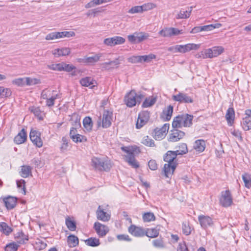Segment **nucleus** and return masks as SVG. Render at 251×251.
I'll return each instance as SVG.
<instances>
[{"label": "nucleus", "instance_id": "1", "mask_svg": "<svg viewBox=\"0 0 251 251\" xmlns=\"http://www.w3.org/2000/svg\"><path fill=\"white\" fill-rule=\"evenodd\" d=\"M177 154L175 151H169L163 156V160L167 164L164 165L163 172L166 177H169L173 174L178 163L176 159Z\"/></svg>", "mask_w": 251, "mask_h": 251}, {"label": "nucleus", "instance_id": "2", "mask_svg": "<svg viewBox=\"0 0 251 251\" xmlns=\"http://www.w3.org/2000/svg\"><path fill=\"white\" fill-rule=\"evenodd\" d=\"M92 165L95 169L100 171L108 172L112 166L110 161L103 158L94 157L91 160Z\"/></svg>", "mask_w": 251, "mask_h": 251}, {"label": "nucleus", "instance_id": "3", "mask_svg": "<svg viewBox=\"0 0 251 251\" xmlns=\"http://www.w3.org/2000/svg\"><path fill=\"white\" fill-rule=\"evenodd\" d=\"M113 117L112 111L104 109L102 114V118L100 116L97 121L98 127L102 126L103 128H108L111 125Z\"/></svg>", "mask_w": 251, "mask_h": 251}, {"label": "nucleus", "instance_id": "4", "mask_svg": "<svg viewBox=\"0 0 251 251\" xmlns=\"http://www.w3.org/2000/svg\"><path fill=\"white\" fill-rule=\"evenodd\" d=\"M73 31L53 32L47 34L45 37L47 40H53L63 37H70L75 36Z\"/></svg>", "mask_w": 251, "mask_h": 251}, {"label": "nucleus", "instance_id": "5", "mask_svg": "<svg viewBox=\"0 0 251 251\" xmlns=\"http://www.w3.org/2000/svg\"><path fill=\"white\" fill-rule=\"evenodd\" d=\"M224 51V49L221 46L214 47L211 49H208L204 51V58L217 57L222 53Z\"/></svg>", "mask_w": 251, "mask_h": 251}, {"label": "nucleus", "instance_id": "6", "mask_svg": "<svg viewBox=\"0 0 251 251\" xmlns=\"http://www.w3.org/2000/svg\"><path fill=\"white\" fill-rule=\"evenodd\" d=\"M182 33V30H179L175 27L164 28L158 32V34L163 37H170L173 36L178 35Z\"/></svg>", "mask_w": 251, "mask_h": 251}, {"label": "nucleus", "instance_id": "7", "mask_svg": "<svg viewBox=\"0 0 251 251\" xmlns=\"http://www.w3.org/2000/svg\"><path fill=\"white\" fill-rule=\"evenodd\" d=\"M220 202L224 207H228L231 205L232 203V198L231 193L228 190L222 192Z\"/></svg>", "mask_w": 251, "mask_h": 251}, {"label": "nucleus", "instance_id": "8", "mask_svg": "<svg viewBox=\"0 0 251 251\" xmlns=\"http://www.w3.org/2000/svg\"><path fill=\"white\" fill-rule=\"evenodd\" d=\"M40 132L36 130L31 129L29 134L30 140L37 147L40 148L43 146V142L40 137Z\"/></svg>", "mask_w": 251, "mask_h": 251}, {"label": "nucleus", "instance_id": "9", "mask_svg": "<svg viewBox=\"0 0 251 251\" xmlns=\"http://www.w3.org/2000/svg\"><path fill=\"white\" fill-rule=\"evenodd\" d=\"M125 41L126 40L123 37L116 36L105 39L103 43L106 46L113 47L117 45L123 44Z\"/></svg>", "mask_w": 251, "mask_h": 251}, {"label": "nucleus", "instance_id": "10", "mask_svg": "<svg viewBox=\"0 0 251 251\" xmlns=\"http://www.w3.org/2000/svg\"><path fill=\"white\" fill-rule=\"evenodd\" d=\"M150 118V113L148 111H143L138 115V118L137 120L136 127L139 129L142 127L149 121Z\"/></svg>", "mask_w": 251, "mask_h": 251}, {"label": "nucleus", "instance_id": "11", "mask_svg": "<svg viewBox=\"0 0 251 251\" xmlns=\"http://www.w3.org/2000/svg\"><path fill=\"white\" fill-rule=\"evenodd\" d=\"M174 100L178 101L180 103H192L193 100L192 98L189 96L187 94L183 93H179L176 95H174L172 97Z\"/></svg>", "mask_w": 251, "mask_h": 251}, {"label": "nucleus", "instance_id": "12", "mask_svg": "<svg viewBox=\"0 0 251 251\" xmlns=\"http://www.w3.org/2000/svg\"><path fill=\"white\" fill-rule=\"evenodd\" d=\"M94 228L100 237H104L109 232V228L108 226L99 222H96L95 223Z\"/></svg>", "mask_w": 251, "mask_h": 251}, {"label": "nucleus", "instance_id": "13", "mask_svg": "<svg viewBox=\"0 0 251 251\" xmlns=\"http://www.w3.org/2000/svg\"><path fill=\"white\" fill-rule=\"evenodd\" d=\"M136 92L135 90H131L125 97V102L129 107H132L136 105L137 101L135 100Z\"/></svg>", "mask_w": 251, "mask_h": 251}, {"label": "nucleus", "instance_id": "14", "mask_svg": "<svg viewBox=\"0 0 251 251\" xmlns=\"http://www.w3.org/2000/svg\"><path fill=\"white\" fill-rule=\"evenodd\" d=\"M185 134L184 132L178 129L173 128L171 130V133L169 134L168 140L170 142H177L183 138Z\"/></svg>", "mask_w": 251, "mask_h": 251}, {"label": "nucleus", "instance_id": "15", "mask_svg": "<svg viewBox=\"0 0 251 251\" xmlns=\"http://www.w3.org/2000/svg\"><path fill=\"white\" fill-rule=\"evenodd\" d=\"M124 58L122 56H119L113 61L104 62L102 64V68L106 70H110L111 69L118 68L119 65L121 64V62L123 60Z\"/></svg>", "mask_w": 251, "mask_h": 251}, {"label": "nucleus", "instance_id": "16", "mask_svg": "<svg viewBox=\"0 0 251 251\" xmlns=\"http://www.w3.org/2000/svg\"><path fill=\"white\" fill-rule=\"evenodd\" d=\"M128 232L135 237H143L145 235V230L141 227L132 225L128 227Z\"/></svg>", "mask_w": 251, "mask_h": 251}, {"label": "nucleus", "instance_id": "17", "mask_svg": "<svg viewBox=\"0 0 251 251\" xmlns=\"http://www.w3.org/2000/svg\"><path fill=\"white\" fill-rule=\"evenodd\" d=\"M198 220L201 226L203 228L211 226L213 225L212 219L208 216L200 215Z\"/></svg>", "mask_w": 251, "mask_h": 251}, {"label": "nucleus", "instance_id": "18", "mask_svg": "<svg viewBox=\"0 0 251 251\" xmlns=\"http://www.w3.org/2000/svg\"><path fill=\"white\" fill-rule=\"evenodd\" d=\"M5 206L8 210L14 208L17 203V199L16 198L11 196H8L3 199Z\"/></svg>", "mask_w": 251, "mask_h": 251}, {"label": "nucleus", "instance_id": "19", "mask_svg": "<svg viewBox=\"0 0 251 251\" xmlns=\"http://www.w3.org/2000/svg\"><path fill=\"white\" fill-rule=\"evenodd\" d=\"M27 139L26 132L24 128L15 137L14 141L16 144H21L26 141Z\"/></svg>", "mask_w": 251, "mask_h": 251}, {"label": "nucleus", "instance_id": "20", "mask_svg": "<svg viewBox=\"0 0 251 251\" xmlns=\"http://www.w3.org/2000/svg\"><path fill=\"white\" fill-rule=\"evenodd\" d=\"M173 112V106L171 105H169L167 106L166 109L163 110L161 115V118L163 119L164 121H169L172 117Z\"/></svg>", "mask_w": 251, "mask_h": 251}, {"label": "nucleus", "instance_id": "21", "mask_svg": "<svg viewBox=\"0 0 251 251\" xmlns=\"http://www.w3.org/2000/svg\"><path fill=\"white\" fill-rule=\"evenodd\" d=\"M71 50L69 48H62L61 49H56L52 50V54L57 57L61 56L68 55L70 53Z\"/></svg>", "mask_w": 251, "mask_h": 251}, {"label": "nucleus", "instance_id": "22", "mask_svg": "<svg viewBox=\"0 0 251 251\" xmlns=\"http://www.w3.org/2000/svg\"><path fill=\"white\" fill-rule=\"evenodd\" d=\"M193 148L197 152H203L205 149V141L202 139L197 140L194 143Z\"/></svg>", "mask_w": 251, "mask_h": 251}, {"label": "nucleus", "instance_id": "23", "mask_svg": "<svg viewBox=\"0 0 251 251\" xmlns=\"http://www.w3.org/2000/svg\"><path fill=\"white\" fill-rule=\"evenodd\" d=\"M235 112L233 108L229 107L226 111V118L229 126H232L234 120Z\"/></svg>", "mask_w": 251, "mask_h": 251}, {"label": "nucleus", "instance_id": "24", "mask_svg": "<svg viewBox=\"0 0 251 251\" xmlns=\"http://www.w3.org/2000/svg\"><path fill=\"white\" fill-rule=\"evenodd\" d=\"M183 126L190 127L192 125L193 116L189 114L181 115Z\"/></svg>", "mask_w": 251, "mask_h": 251}, {"label": "nucleus", "instance_id": "25", "mask_svg": "<svg viewBox=\"0 0 251 251\" xmlns=\"http://www.w3.org/2000/svg\"><path fill=\"white\" fill-rule=\"evenodd\" d=\"M126 161L134 168H138L139 167L138 162L135 159L134 153H130L129 154L126 155Z\"/></svg>", "mask_w": 251, "mask_h": 251}, {"label": "nucleus", "instance_id": "26", "mask_svg": "<svg viewBox=\"0 0 251 251\" xmlns=\"http://www.w3.org/2000/svg\"><path fill=\"white\" fill-rule=\"evenodd\" d=\"M15 238L19 244H25L28 240V235L25 234L23 231L17 232L15 235Z\"/></svg>", "mask_w": 251, "mask_h": 251}, {"label": "nucleus", "instance_id": "27", "mask_svg": "<svg viewBox=\"0 0 251 251\" xmlns=\"http://www.w3.org/2000/svg\"><path fill=\"white\" fill-rule=\"evenodd\" d=\"M97 218L103 222L108 221L110 219V215L107 214L103 210L100 209V206H99L97 211Z\"/></svg>", "mask_w": 251, "mask_h": 251}, {"label": "nucleus", "instance_id": "28", "mask_svg": "<svg viewBox=\"0 0 251 251\" xmlns=\"http://www.w3.org/2000/svg\"><path fill=\"white\" fill-rule=\"evenodd\" d=\"M245 116L243 118L241 124L243 129L245 131H248L251 129V117L248 115Z\"/></svg>", "mask_w": 251, "mask_h": 251}, {"label": "nucleus", "instance_id": "29", "mask_svg": "<svg viewBox=\"0 0 251 251\" xmlns=\"http://www.w3.org/2000/svg\"><path fill=\"white\" fill-rule=\"evenodd\" d=\"M192 7H188V9L184 10H180L179 13L176 16V18L178 19H186L190 17L192 12Z\"/></svg>", "mask_w": 251, "mask_h": 251}, {"label": "nucleus", "instance_id": "30", "mask_svg": "<svg viewBox=\"0 0 251 251\" xmlns=\"http://www.w3.org/2000/svg\"><path fill=\"white\" fill-rule=\"evenodd\" d=\"M31 167L28 165L21 166L20 176L24 178L27 177L29 175H31Z\"/></svg>", "mask_w": 251, "mask_h": 251}, {"label": "nucleus", "instance_id": "31", "mask_svg": "<svg viewBox=\"0 0 251 251\" xmlns=\"http://www.w3.org/2000/svg\"><path fill=\"white\" fill-rule=\"evenodd\" d=\"M79 82L83 86L90 87L91 88H93L95 86L93 80L90 77L82 78L80 80Z\"/></svg>", "mask_w": 251, "mask_h": 251}, {"label": "nucleus", "instance_id": "32", "mask_svg": "<svg viewBox=\"0 0 251 251\" xmlns=\"http://www.w3.org/2000/svg\"><path fill=\"white\" fill-rule=\"evenodd\" d=\"M67 242L70 248L75 247L78 244V239L75 235H70L68 237Z\"/></svg>", "mask_w": 251, "mask_h": 251}, {"label": "nucleus", "instance_id": "33", "mask_svg": "<svg viewBox=\"0 0 251 251\" xmlns=\"http://www.w3.org/2000/svg\"><path fill=\"white\" fill-rule=\"evenodd\" d=\"M159 230L157 227L152 228H147L145 230V235L150 238H155L158 236Z\"/></svg>", "mask_w": 251, "mask_h": 251}, {"label": "nucleus", "instance_id": "34", "mask_svg": "<svg viewBox=\"0 0 251 251\" xmlns=\"http://www.w3.org/2000/svg\"><path fill=\"white\" fill-rule=\"evenodd\" d=\"M83 125L84 128L88 131H90L92 129L93 122L92 119L90 117H86L83 120Z\"/></svg>", "mask_w": 251, "mask_h": 251}, {"label": "nucleus", "instance_id": "35", "mask_svg": "<svg viewBox=\"0 0 251 251\" xmlns=\"http://www.w3.org/2000/svg\"><path fill=\"white\" fill-rule=\"evenodd\" d=\"M0 231L4 234L8 235L12 232V229L6 223L4 222H0Z\"/></svg>", "mask_w": 251, "mask_h": 251}, {"label": "nucleus", "instance_id": "36", "mask_svg": "<svg viewBox=\"0 0 251 251\" xmlns=\"http://www.w3.org/2000/svg\"><path fill=\"white\" fill-rule=\"evenodd\" d=\"M86 244L91 247H97L100 244V240L96 238H90L85 241Z\"/></svg>", "mask_w": 251, "mask_h": 251}, {"label": "nucleus", "instance_id": "37", "mask_svg": "<svg viewBox=\"0 0 251 251\" xmlns=\"http://www.w3.org/2000/svg\"><path fill=\"white\" fill-rule=\"evenodd\" d=\"M178 150L175 151L178 155L185 154L188 152V149L186 144L181 143L178 146Z\"/></svg>", "mask_w": 251, "mask_h": 251}, {"label": "nucleus", "instance_id": "38", "mask_svg": "<svg viewBox=\"0 0 251 251\" xmlns=\"http://www.w3.org/2000/svg\"><path fill=\"white\" fill-rule=\"evenodd\" d=\"M183 126L181 121V117L180 115H178L176 117L173 121L172 126L173 128L177 129V128H181Z\"/></svg>", "mask_w": 251, "mask_h": 251}, {"label": "nucleus", "instance_id": "39", "mask_svg": "<svg viewBox=\"0 0 251 251\" xmlns=\"http://www.w3.org/2000/svg\"><path fill=\"white\" fill-rule=\"evenodd\" d=\"M66 225L68 229L71 231H75L76 229V224L74 221L71 220L69 217L66 218Z\"/></svg>", "mask_w": 251, "mask_h": 251}, {"label": "nucleus", "instance_id": "40", "mask_svg": "<svg viewBox=\"0 0 251 251\" xmlns=\"http://www.w3.org/2000/svg\"><path fill=\"white\" fill-rule=\"evenodd\" d=\"M135 33L137 43L142 42L148 39V38L149 37V34L145 32H135Z\"/></svg>", "mask_w": 251, "mask_h": 251}, {"label": "nucleus", "instance_id": "41", "mask_svg": "<svg viewBox=\"0 0 251 251\" xmlns=\"http://www.w3.org/2000/svg\"><path fill=\"white\" fill-rule=\"evenodd\" d=\"M143 219L145 222H150L155 220V217L152 212H147L143 214Z\"/></svg>", "mask_w": 251, "mask_h": 251}, {"label": "nucleus", "instance_id": "42", "mask_svg": "<svg viewBox=\"0 0 251 251\" xmlns=\"http://www.w3.org/2000/svg\"><path fill=\"white\" fill-rule=\"evenodd\" d=\"M40 83L41 81L39 79L29 77H25V85L27 86L36 85L40 84Z\"/></svg>", "mask_w": 251, "mask_h": 251}, {"label": "nucleus", "instance_id": "43", "mask_svg": "<svg viewBox=\"0 0 251 251\" xmlns=\"http://www.w3.org/2000/svg\"><path fill=\"white\" fill-rule=\"evenodd\" d=\"M242 179L245 183V186L247 188L251 187V176L248 174H244L242 175Z\"/></svg>", "mask_w": 251, "mask_h": 251}, {"label": "nucleus", "instance_id": "44", "mask_svg": "<svg viewBox=\"0 0 251 251\" xmlns=\"http://www.w3.org/2000/svg\"><path fill=\"white\" fill-rule=\"evenodd\" d=\"M155 98H146L142 104V107H148L153 105L156 102Z\"/></svg>", "mask_w": 251, "mask_h": 251}, {"label": "nucleus", "instance_id": "45", "mask_svg": "<svg viewBox=\"0 0 251 251\" xmlns=\"http://www.w3.org/2000/svg\"><path fill=\"white\" fill-rule=\"evenodd\" d=\"M221 24L217 23V24H211V25H209L201 26H202L201 29L202 30V31H208L212 30L213 29L216 28H219L220 27H221Z\"/></svg>", "mask_w": 251, "mask_h": 251}, {"label": "nucleus", "instance_id": "46", "mask_svg": "<svg viewBox=\"0 0 251 251\" xmlns=\"http://www.w3.org/2000/svg\"><path fill=\"white\" fill-rule=\"evenodd\" d=\"M165 134L162 133L158 128H156L154 130L153 137L156 140H161L165 138Z\"/></svg>", "mask_w": 251, "mask_h": 251}, {"label": "nucleus", "instance_id": "47", "mask_svg": "<svg viewBox=\"0 0 251 251\" xmlns=\"http://www.w3.org/2000/svg\"><path fill=\"white\" fill-rule=\"evenodd\" d=\"M62 67L61 71H65L67 72H70L76 69L75 67L73 65L68 64L65 62H62Z\"/></svg>", "mask_w": 251, "mask_h": 251}, {"label": "nucleus", "instance_id": "48", "mask_svg": "<svg viewBox=\"0 0 251 251\" xmlns=\"http://www.w3.org/2000/svg\"><path fill=\"white\" fill-rule=\"evenodd\" d=\"M17 187L19 189H21L22 193L24 195H25L26 194V190H25V181L24 179L18 180L16 181Z\"/></svg>", "mask_w": 251, "mask_h": 251}, {"label": "nucleus", "instance_id": "49", "mask_svg": "<svg viewBox=\"0 0 251 251\" xmlns=\"http://www.w3.org/2000/svg\"><path fill=\"white\" fill-rule=\"evenodd\" d=\"M31 111L32 112L34 115L37 117L39 119L42 120V112L39 107H32L31 109Z\"/></svg>", "mask_w": 251, "mask_h": 251}, {"label": "nucleus", "instance_id": "50", "mask_svg": "<svg viewBox=\"0 0 251 251\" xmlns=\"http://www.w3.org/2000/svg\"><path fill=\"white\" fill-rule=\"evenodd\" d=\"M62 143L60 149L62 152H64L67 150L69 147L68 139L66 137H63L62 138Z\"/></svg>", "mask_w": 251, "mask_h": 251}, {"label": "nucleus", "instance_id": "51", "mask_svg": "<svg viewBox=\"0 0 251 251\" xmlns=\"http://www.w3.org/2000/svg\"><path fill=\"white\" fill-rule=\"evenodd\" d=\"M182 228L183 233L185 235H189L191 234V230L189 223L186 222L183 223Z\"/></svg>", "mask_w": 251, "mask_h": 251}, {"label": "nucleus", "instance_id": "52", "mask_svg": "<svg viewBox=\"0 0 251 251\" xmlns=\"http://www.w3.org/2000/svg\"><path fill=\"white\" fill-rule=\"evenodd\" d=\"M19 246L15 243H10L5 246V251H17Z\"/></svg>", "mask_w": 251, "mask_h": 251}, {"label": "nucleus", "instance_id": "53", "mask_svg": "<svg viewBox=\"0 0 251 251\" xmlns=\"http://www.w3.org/2000/svg\"><path fill=\"white\" fill-rule=\"evenodd\" d=\"M142 143L144 145L149 147L155 146L154 141L152 139L149 138L148 136L145 137V139L142 141Z\"/></svg>", "mask_w": 251, "mask_h": 251}, {"label": "nucleus", "instance_id": "54", "mask_svg": "<svg viewBox=\"0 0 251 251\" xmlns=\"http://www.w3.org/2000/svg\"><path fill=\"white\" fill-rule=\"evenodd\" d=\"M57 94L53 95L52 94L51 97L46 100V105L49 107L52 106L54 104V100L57 98Z\"/></svg>", "mask_w": 251, "mask_h": 251}, {"label": "nucleus", "instance_id": "55", "mask_svg": "<svg viewBox=\"0 0 251 251\" xmlns=\"http://www.w3.org/2000/svg\"><path fill=\"white\" fill-rule=\"evenodd\" d=\"M101 57L100 54H96L93 56L88 57L86 59V62L89 63H94L98 61Z\"/></svg>", "mask_w": 251, "mask_h": 251}, {"label": "nucleus", "instance_id": "56", "mask_svg": "<svg viewBox=\"0 0 251 251\" xmlns=\"http://www.w3.org/2000/svg\"><path fill=\"white\" fill-rule=\"evenodd\" d=\"M128 61L131 63L142 62L141 55L132 56L128 58Z\"/></svg>", "mask_w": 251, "mask_h": 251}, {"label": "nucleus", "instance_id": "57", "mask_svg": "<svg viewBox=\"0 0 251 251\" xmlns=\"http://www.w3.org/2000/svg\"><path fill=\"white\" fill-rule=\"evenodd\" d=\"M62 67V62L60 63L57 64H52L51 65H48V68L50 69L57 71H61V68Z\"/></svg>", "mask_w": 251, "mask_h": 251}, {"label": "nucleus", "instance_id": "58", "mask_svg": "<svg viewBox=\"0 0 251 251\" xmlns=\"http://www.w3.org/2000/svg\"><path fill=\"white\" fill-rule=\"evenodd\" d=\"M156 58V55L153 54H150L149 55H141L142 61L149 62L153 59Z\"/></svg>", "mask_w": 251, "mask_h": 251}, {"label": "nucleus", "instance_id": "59", "mask_svg": "<svg viewBox=\"0 0 251 251\" xmlns=\"http://www.w3.org/2000/svg\"><path fill=\"white\" fill-rule=\"evenodd\" d=\"M185 46L186 50L187 51V52L192 50H197L200 47V45L195 44H186Z\"/></svg>", "mask_w": 251, "mask_h": 251}, {"label": "nucleus", "instance_id": "60", "mask_svg": "<svg viewBox=\"0 0 251 251\" xmlns=\"http://www.w3.org/2000/svg\"><path fill=\"white\" fill-rule=\"evenodd\" d=\"M12 82L13 84H15L19 86H23L25 85V77L15 79L13 80Z\"/></svg>", "mask_w": 251, "mask_h": 251}, {"label": "nucleus", "instance_id": "61", "mask_svg": "<svg viewBox=\"0 0 251 251\" xmlns=\"http://www.w3.org/2000/svg\"><path fill=\"white\" fill-rule=\"evenodd\" d=\"M143 12V8L141 6H135L132 7L128 11L129 13L134 14Z\"/></svg>", "mask_w": 251, "mask_h": 251}, {"label": "nucleus", "instance_id": "62", "mask_svg": "<svg viewBox=\"0 0 251 251\" xmlns=\"http://www.w3.org/2000/svg\"><path fill=\"white\" fill-rule=\"evenodd\" d=\"M148 166L149 168L152 171H155L157 169L158 165L155 160H151L148 162Z\"/></svg>", "mask_w": 251, "mask_h": 251}, {"label": "nucleus", "instance_id": "63", "mask_svg": "<svg viewBox=\"0 0 251 251\" xmlns=\"http://www.w3.org/2000/svg\"><path fill=\"white\" fill-rule=\"evenodd\" d=\"M153 245L156 248H163L164 244L162 239H156L152 241Z\"/></svg>", "mask_w": 251, "mask_h": 251}, {"label": "nucleus", "instance_id": "64", "mask_svg": "<svg viewBox=\"0 0 251 251\" xmlns=\"http://www.w3.org/2000/svg\"><path fill=\"white\" fill-rule=\"evenodd\" d=\"M51 92L47 89L44 90L41 93V97L45 100H47L51 97Z\"/></svg>", "mask_w": 251, "mask_h": 251}]
</instances>
